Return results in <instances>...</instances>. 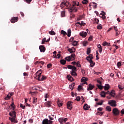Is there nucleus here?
<instances>
[{"instance_id": "obj_12", "label": "nucleus", "mask_w": 124, "mask_h": 124, "mask_svg": "<svg viewBox=\"0 0 124 124\" xmlns=\"http://www.w3.org/2000/svg\"><path fill=\"white\" fill-rule=\"evenodd\" d=\"M9 115L10 116V117H13V118H16V112L11 111L9 113Z\"/></svg>"}, {"instance_id": "obj_4", "label": "nucleus", "mask_w": 124, "mask_h": 124, "mask_svg": "<svg viewBox=\"0 0 124 124\" xmlns=\"http://www.w3.org/2000/svg\"><path fill=\"white\" fill-rule=\"evenodd\" d=\"M53 121L48 120V119H44L42 122V124H52Z\"/></svg>"}, {"instance_id": "obj_34", "label": "nucleus", "mask_w": 124, "mask_h": 124, "mask_svg": "<svg viewBox=\"0 0 124 124\" xmlns=\"http://www.w3.org/2000/svg\"><path fill=\"white\" fill-rule=\"evenodd\" d=\"M65 16V12L63 11L61 12V16L64 17Z\"/></svg>"}, {"instance_id": "obj_25", "label": "nucleus", "mask_w": 124, "mask_h": 124, "mask_svg": "<svg viewBox=\"0 0 124 124\" xmlns=\"http://www.w3.org/2000/svg\"><path fill=\"white\" fill-rule=\"evenodd\" d=\"M67 36H68V37H70V36H71V30L68 29L67 31Z\"/></svg>"}, {"instance_id": "obj_63", "label": "nucleus", "mask_w": 124, "mask_h": 124, "mask_svg": "<svg viewBox=\"0 0 124 124\" xmlns=\"http://www.w3.org/2000/svg\"><path fill=\"white\" fill-rule=\"evenodd\" d=\"M89 41H93V37H89L88 38Z\"/></svg>"}, {"instance_id": "obj_19", "label": "nucleus", "mask_w": 124, "mask_h": 124, "mask_svg": "<svg viewBox=\"0 0 124 124\" xmlns=\"http://www.w3.org/2000/svg\"><path fill=\"white\" fill-rule=\"evenodd\" d=\"M87 81H88V78H85V77H83L81 79V81L82 82V83H85L86 84H87Z\"/></svg>"}, {"instance_id": "obj_37", "label": "nucleus", "mask_w": 124, "mask_h": 124, "mask_svg": "<svg viewBox=\"0 0 124 124\" xmlns=\"http://www.w3.org/2000/svg\"><path fill=\"white\" fill-rule=\"evenodd\" d=\"M46 79H47V77L42 75V81H45Z\"/></svg>"}, {"instance_id": "obj_14", "label": "nucleus", "mask_w": 124, "mask_h": 124, "mask_svg": "<svg viewBox=\"0 0 124 124\" xmlns=\"http://www.w3.org/2000/svg\"><path fill=\"white\" fill-rule=\"evenodd\" d=\"M90 63V66L91 67H93L94 66V65L95 64V63L93 61V60H90V61H88Z\"/></svg>"}, {"instance_id": "obj_49", "label": "nucleus", "mask_w": 124, "mask_h": 124, "mask_svg": "<svg viewBox=\"0 0 124 124\" xmlns=\"http://www.w3.org/2000/svg\"><path fill=\"white\" fill-rule=\"evenodd\" d=\"M118 88H119V90H120V91H123V90H124V87H123L121 85H119Z\"/></svg>"}, {"instance_id": "obj_5", "label": "nucleus", "mask_w": 124, "mask_h": 124, "mask_svg": "<svg viewBox=\"0 0 124 124\" xmlns=\"http://www.w3.org/2000/svg\"><path fill=\"white\" fill-rule=\"evenodd\" d=\"M108 104L112 106V107H116L117 105L116 104V101L115 100H110L108 102Z\"/></svg>"}, {"instance_id": "obj_8", "label": "nucleus", "mask_w": 124, "mask_h": 124, "mask_svg": "<svg viewBox=\"0 0 124 124\" xmlns=\"http://www.w3.org/2000/svg\"><path fill=\"white\" fill-rule=\"evenodd\" d=\"M18 19H19L18 17H13L11 19V22L13 24H14V23L18 22Z\"/></svg>"}, {"instance_id": "obj_44", "label": "nucleus", "mask_w": 124, "mask_h": 124, "mask_svg": "<svg viewBox=\"0 0 124 124\" xmlns=\"http://www.w3.org/2000/svg\"><path fill=\"white\" fill-rule=\"evenodd\" d=\"M97 86L98 89H99V90H102V89H103V87H102V86H101V85L97 84Z\"/></svg>"}, {"instance_id": "obj_64", "label": "nucleus", "mask_w": 124, "mask_h": 124, "mask_svg": "<svg viewBox=\"0 0 124 124\" xmlns=\"http://www.w3.org/2000/svg\"><path fill=\"white\" fill-rule=\"evenodd\" d=\"M114 29L116 31H119V30H118V28H117V26H114Z\"/></svg>"}, {"instance_id": "obj_10", "label": "nucleus", "mask_w": 124, "mask_h": 124, "mask_svg": "<svg viewBox=\"0 0 124 124\" xmlns=\"http://www.w3.org/2000/svg\"><path fill=\"white\" fill-rule=\"evenodd\" d=\"M67 108L71 110L72 109V102L69 101L67 103Z\"/></svg>"}, {"instance_id": "obj_6", "label": "nucleus", "mask_w": 124, "mask_h": 124, "mask_svg": "<svg viewBox=\"0 0 124 124\" xmlns=\"http://www.w3.org/2000/svg\"><path fill=\"white\" fill-rule=\"evenodd\" d=\"M52 101H48L47 102H46V103H45V106L46 107H47V108H50V107H52Z\"/></svg>"}, {"instance_id": "obj_17", "label": "nucleus", "mask_w": 124, "mask_h": 124, "mask_svg": "<svg viewBox=\"0 0 124 124\" xmlns=\"http://www.w3.org/2000/svg\"><path fill=\"white\" fill-rule=\"evenodd\" d=\"M83 109L85 110V111H87V110H89V109H90V107L88 104H85L83 106Z\"/></svg>"}, {"instance_id": "obj_21", "label": "nucleus", "mask_w": 124, "mask_h": 124, "mask_svg": "<svg viewBox=\"0 0 124 124\" xmlns=\"http://www.w3.org/2000/svg\"><path fill=\"white\" fill-rule=\"evenodd\" d=\"M68 51L71 53L72 54V53H74L75 52V48L72 49V48H69L68 49Z\"/></svg>"}, {"instance_id": "obj_31", "label": "nucleus", "mask_w": 124, "mask_h": 124, "mask_svg": "<svg viewBox=\"0 0 124 124\" xmlns=\"http://www.w3.org/2000/svg\"><path fill=\"white\" fill-rule=\"evenodd\" d=\"M71 75L72 76H77V73H76V72H71Z\"/></svg>"}, {"instance_id": "obj_62", "label": "nucleus", "mask_w": 124, "mask_h": 124, "mask_svg": "<svg viewBox=\"0 0 124 124\" xmlns=\"http://www.w3.org/2000/svg\"><path fill=\"white\" fill-rule=\"evenodd\" d=\"M61 58V54H57L56 59H60Z\"/></svg>"}, {"instance_id": "obj_46", "label": "nucleus", "mask_w": 124, "mask_h": 124, "mask_svg": "<svg viewBox=\"0 0 124 124\" xmlns=\"http://www.w3.org/2000/svg\"><path fill=\"white\" fill-rule=\"evenodd\" d=\"M11 107L13 108V110H14L15 109V105L14 104V103H12L11 105Z\"/></svg>"}, {"instance_id": "obj_50", "label": "nucleus", "mask_w": 124, "mask_h": 124, "mask_svg": "<svg viewBox=\"0 0 124 124\" xmlns=\"http://www.w3.org/2000/svg\"><path fill=\"white\" fill-rule=\"evenodd\" d=\"M82 88H83L82 86L79 85L78 88V91H81V90H82Z\"/></svg>"}, {"instance_id": "obj_38", "label": "nucleus", "mask_w": 124, "mask_h": 124, "mask_svg": "<svg viewBox=\"0 0 124 124\" xmlns=\"http://www.w3.org/2000/svg\"><path fill=\"white\" fill-rule=\"evenodd\" d=\"M97 30H101L102 29V26L101 24H99L97 26Z\"/></svg>"}, {"instance_id": "obj_39", "label": "nucleus", "mask_w": 124, "mask_h": 124, "mask_svg": "<svg viewBox=\"0 0 124 124\" xmlns=\"http://www.w3.org/2000/svg\"><path fill=\"white\" fill-rule=\"evenodd\" d=\"M89 2V1L88 0H83L82 1L83 4H87Z\"/></svg>"}, {"instance_id": "obj_47", "label": "nucleus", "mask_w": 124, "mask_h": 124, "mask_svg": "<svg viewBox=\"0 0 124 124\" xmlns=\"http://www.w3.org/2000/svg\"><path fill=\"white\" fill-rule=\"evenodd\" d=\"M94 21L95 23H96V24L98 25V23H99V20L97 18H94Z\"/></svg>"}, {"instance_id": "obj_26", "label": "nucleus", "mask_w": 124, "mask_h": 124, "mask_svg": "<svg viewBox=\"0 0 124 124\" xmlns=\"http://www.w3.org/2000/svg\"><path fill=\"white\" fill-rule=\"evenodd\" d=\"M101 96H102V97H105V96H106L105 92L102 91L101 92Z\"/></svg>"}, {"instance_id": "obj_29", "label": "nucleus", "mask_w": 124, "mask_h": 124, "mask_svg": "<svg viewBox=\"0 0 124 124\" xmlns=\"http://www.w3.org/2000/svg\"><path fill=\"white\" fill-rule=\"evenodd\" d=\"M61 34H63V35H66V34H67V33H66V32L63 30L61 31Z\"/></svg>"}, {"instance_id": "obj_58", "label": "nucleus", "mask_w": 124, "mask_h": 124, "mask_svg": "<svg viewBox=\"0 0 124 124\" xmlns=\"http://www.w3.org/2000/svg\"><path fill=\"white\" fill-rule=\"evenodd\" d=\"M20 107L22 108V109H25L26 108V106L23 105L22 104H20Z\"/></svg>"}, {"instance_id": "obj_16", "label": "nucleus", "mask_w": 124, "mask_h": 124, "mask_svg": "<svg viewBox=\"0 0 124 124\" xmlns=\"http://www.w3.org/2000/svg\"><path fill=\"white\" fill-rule=\"evenodd\" d=\"M67 79L69 80V81H74V78L70 75H68L67 76Z\"/></svg>"}, {"instance_id": "obj_53", "label": "nucleus", "mask_w": 124, "mask_h": 124, "mask_svg": "<svg viewBox=\"0 0 124 124\" xmlns=\"http://www.w3.org/2000/svg\"><path fill=\"white\" fill-rule=\"evenodd\" d=\"M86 25V23H84L83 21H81V23H80V26L82 27V26H85Z\"/></svg>"}, {"instance_id": "obj_30", "label": "nucleus", "mask_w": 124, "mask_h": 124, "mask_svg": "<svg viewBox=\"0 0 124 124\" xmlns=\"http://www.w3.org/2000/svg\"><path fill=\"white\" fill-rule=\"evenodd\" d=\"M76 72L77 71V68L76 67L73 66V68H72V72Z\"/></svg>"}, {"instance_id": "obj_35", "label": "nucleus", "mask_w": 124, "mask_h": 124, "mask_svg": "<svg viewBox=\"0 0 124 124\" xmlns=\"http://www.w3.org/2000/svg\"><path fill=\"white\" fill-rule=\"evenodd\" d=\"M48 33L51 35H55V34H56V33H55V31H50L48 32Z\"/></svg>"}, {"instance_id": "obj_59", "label": "nucleus", "mask_w": 124, "mask_h": 124, "mask_svg": "<svg viewBox=\"0 0 124 124\" xmlns=\"http://www.w3.org/2000/svg\"><path fill=\"white\" fill-rule=\"evenodd\" d=\"M103 13H104V15H103L102 18V19H106V16H105V15H106V14L104 12H103Z\"/></svg>"}, {"instance_id": "obj_45", "label": "nucleus", "mask_w": 124, "mask_h": 124, "mask_svg": "<svg viewBox=\"0 0 124 124\" xmlns=\"http://www.w3.org/2000/svg\"><path fill=\"white\" fill-rule=\"evenodd\" d=\"M15 120V118L13 117H9V120L12 122V123H13L14 121Z\"/></svg>"}, {"instance_id": "obj_11", "label": "nucleus", "mask_w": 124, "mask_h": 124, "mask_svg": "<svg viewBox=\"0 0 124 124\" xmlns=\"http://www.w3.org/2000/svg\"><path fill=\"white\" fill-rule=\"evenodd\" d=\"M94 88V85H92V84H89L87 87V91H93Z\"/></svg>"}, {"instance_id": "obj_27", "label": "nucleus", "mask_w": 124, "mask_h": 124, "mask_svg": "<svg viewBox=\"0 0 124 124\" xmlns=\"http://www.w3.org/2000/svg\"><path fill=\"white\" fill-rule=\"evenodd\" d=\"M75 85V83H73L72 85H69V88L71 90V91L73 90V88Z\"/></svg>"}, {"instance_id": "obj_32", "label": "nucleus", "mask_w": 124, "mask_h": 124, "mask_svg": "<svg viewBox=\"0 0 124 124\" xmlns=\"http://www.w3.org/2000/svg\"><path fill=\"white\" fill-rule=\"evenodd\" d=\"M11 97L10 96V95L8 94V95H7V96L5 97L4 99L5 100H8V99H10Z\"/></svg>"}, {"instance_id": "obj_2", "label": "nucleus", "mask_w": 124, "mask_h": 124, "mask_svg": "<svg viewBox=\"0 0 124 124\" xmlns=\"http://www.w3.org/2000/svg\"><path fill=\"white\" fill-rule=\"evenodd\" d=\"M65 60H66L67 62H70V61L75 60V54H72L71 55V56L66 57Z\"/></svg>"}, {"instance_id": "obj_61", "label": "nucleus", "mask_w": 124, "mask_h": 124, "mask_svg": "<svg viewBox=\"0 0 124 124\" xmlns=\"http://www.w3.org/2000/svg\"><path fill=\"white\" fill-rule=\"evenodd\" d=\"M23 75H24V76H25L26 77H28V76H29V75L26 72H24L23 73Z\"/></svg>"}, {"instance_id": "obj_22", "label": "nucleus", "mask_w": 124, "mask_h": 124, "mask_svg": "<svg viewBox=\"0 0 124 124\" xmlns=\"http://www.w3.org/2000/svg\"><path fill=\"white\" fill-rule=\"evenodd\" d=\"M109 89H110V86H109V84H106L104 87L105 91H108Z\"/></svg>"}, {"instance_id": "obj_23", "label": "nucleus", "mask_w": 124, "mask_h": 124, "mask_svg": "<svg viewBox=\"0 0 124 124\" xmlns=\"http://www.w3.org/2000/svg\"><path fill=\"white\" fill-rule=\"evenodd\" d=\"M60 63H61V64L64 65V64H65L66 63V61H65L64 60H61L60 61Z\"/></svg>"}, {"instance_id": "obj_18", "label": "nucleus", "mask_w": 124, "mask_h": 124, "mask_svg": "<svg viewBox=\"0 0 124 124\" xmlns=\"http://www.w3.org/2000/svg\"><path fill=\"white\" fill-rule=\"evenodd\" d=\"M57 104L59 107H62V101L59 99L57 100Z\"/></svg>"}, {"instance_id": "obj_57", "label": "nucleus", "mask_w": 124, "mask_h": 124, "mask_svg": "<svg viewBox=\"0 0 124 124\" xmlns=\"http://www.w3.org/2000/svg\"><path fill=\"white\" fill-rule=\"evenodd\" d=\"M97 115H99V116H101V115H103V112H100L99 111H98L97 112Z\"/></svg>"}, {"instance_id": "obj_60", "label": "nucleus", "mask_w": 124, "mask_h": 124, "mask_svg": "<svg viewBox=\"0 0 124 124\" xmlns=\"http://www.w3.org/2000/svg\"><path fill=\"white\" fill-rule=\"evenodd\" d=\"M108 45V43H107V42H105L103 44V46H107Z\"/></svg>"}, {"instance_id": "obj_13", "label": "nucleus", "mask_w": 124, "mask_h": 124, "mask_svg": "<svg viewBox=\"0 0 124 124\" xmlns=\"http://www.w3.org/2000/svg\"><path fill=\"white\" fill-rule=\"evenodd\" d=\"M79 35L82 37H86L87 36V32L85 31H82L79 33Z\"/></svg>"}, {"instance_id": "obj_48", "label": "nucleus", "mask_w": 124, "mask_h": 124, "mask_svg": "<svg viewBox=\"0 0 124 124\" xmlns=\"http://www.w3.org/2000/svg\"><path fill=\"white\" fill-rule=\"evenodd\" d=\"M73 67V66H72V65H68L67 66V68H68V69H72Z\"/></svg>"}, {"instance_id": "obj_9", "label": "nucleus", "mask_w": 124, "mask_h": 124, "mask_svg": "<svg viewBox=\"0 0 124 124\" xmlns=\"http://www.w3.org/2000/svg\"><path fill=\"white\" fill-rule=\"evenodd\" d=\"M39 48L41 53H44L46 50V48L44 46H40Z\"/></svg>"}, {"instance_id": "obj_7", "label": "nucleus", "mask_w": 124, "mask_h": 124, "mask_svg": "<svg viewBox=\"0 0 124 124\" xmlns=\"http://www.w3.org/2000/svg\"><path fill=\"white\" fill-rule=\"evenodd\" d=\"M106 94H109V95H111V96H115V91L112 90L111 92H109V91H108L107 92H105Z\"/></svg>"}, {"instance_id": "obj_33", "label": "nucleus", "mask_w": 124, "mask_h": 124, "mask_svg": "<svg viewBox=\"0 0 124 124\" xmlns=\"http://www.w3.org/2000/svg\"><path fill=\"white\" fill-rule=\"evenodd\" d=\"M37 101V98L36 97H33V104H35V102Z\"/></svg>"}, {"instance_id": "obj_54", "label": "nucleus", "mask_w": 124, "mask_h": 124, "mask_svg": "<svg viewBox=\"0 0 124 124\" xmlns=\"http://www.w3.org/2000/svg\"><path fill=\"white\" fill-rule=\"evenodd\" d=\"M117 65L118 67H120V66H122V63L121 62H118Z\"/></svg>"}, {"instance_id": "obj_28", "label": "nucleus", "mask_w": 124, "mask_h": 124, "mask_svg": "<svg viewBox=\"0 0 124 124\" xmlns=\"http://www.w3.org/2000/svg\"><path fill=\"white\" fill-rule=\"evenodd\" d=\"M48 118H49V120H51V121H53V120H54V119H55V115H52V116L49 115Z\"/></svg>"}, {"instance_id": "obj_55", "label": "nucleus", "mask_w": 124, "mask_h": 124, "mask_svg": "<svg viewBox=\"0 0 124 124\" xmlns=\"http://www.w3.org/2000/svg\"><path fill=\"white\" fill-rule=\"evenodd\" d=\"M120 113L121 114V116H123V115H124V108L121 110Z\"/></svg>"}, {"instance_id": "obj_15", "label": "nucleus", "mask_w": 124, "mask_h": 124, "mask_svg": "<svg viewBox=\"0 0 124 124\" xmlns=\"http://www.w3.org/2000/svg\"><path fill=\"white\" fill-rule=\"evenodd\" d=\"M36 76L38 81H42V75H41V73H39V75H36Z\"/></svg>"}, {"instance_id": "obj_42", "label": "nucleus", "mask_w": 124, "mask_h": 124, "mask_svg": "<svg viewBox=\"0 0 124 124\" xmlns=\"http://www.w3.org/2000/svg\"><path fill=\"white\" fill-rule=\"evenodd\" d=\"M39 73H41V75L42 74V72L41 71V70H39L38 72H37L35 74V75H39Z\"/></svg>"}, {"instance_id": "obj_20", "label": "nucleus", "mask_w": 124, "mask_h": 124, "mask_svg": "<svg viewBox=\"0 0 124 124\" xmlns=\"http://www.w3.org/2000/svg\"><path fill=\"white\" fill-rule=\"evenodd\" d=\"M93 57L92 54H90L89 56L86 57V60L88 61H90V60H93Z\"/></svg>"}, {"instance_id": "obj_36", "label": "nucleus", "mask_w": 124, "mask_h": 124, "mask_svg": "<svg viewBox=\"0 0 124 124\" xmlns=\"http://www.w3.org/2000/svg\"><path fill=\"white\" fill-rule=\"evenodd\" d=\"M91 48H88L87 50V54L88 55H90V54L91 53Z\"/></svg>"}, {"instance_id": "obj_56", "label": "nucleus", "mask_w": 124, "mask_h": 124, "mask_svg": "<svg viewBox=\"0 0 124 124\" xmlns=\"http://www.w3.org/2000/svg\"><path fill=\"white\" fill-rule=\"evenodd\" d=\"M81 98H80V96H77L76 98V100L77 101H79V100H80Z\"/></svg>"}, {"instance_id": "obj_51", "label": "nucleus", "mask_w": 124, "mask_h": 124, "mask_svg": "<svg viewBox=\"0 0 124 124\" xmlns=\"http://www.w3.org/2000/svg\"><path fill=\"white\" fill-rule=\"evenodd\" d=\"M31 0H24V1H25L27 3H31Z\"/></svg>"}, {"instance_id": "obj_40", "label": "nucleus", "mask_w": 124, "mask_h": 124, "mask_svg": "<svg viewBox=\"0 0 124 124\" xmlns=\"http://www.w3.org/2000/svg\"><path fill=\"white\" fill-rule=\"evenodd\" d=\"M46 42V38H44L42 41V44H45Z\"/></svg>"}, {"instance_id": "obj_1", "label": "nucleus", "mask_w": 124, "mask_h": 124, "mask_svg": "<svg viewBox=\"0 0 124 124\" xmlns=\"http://www.w3.org/2000/svg\"><path fill=\"white\" fill-rule=\"evenodd\" d=\"M66 6L67 8L70 9L71 12L74 11L75 12H77L78 10V7L79 6V2L74 1L72 3V5L69 4L68 2H66L65 1L62 2L60 4V7L61 8H63V7Z\"/></svg>"}, {"instance_id": "obj_24", "label": "nucleus", "mask_w": 124, "mask_h": 124, "mask_svg": "<svg viewBox=\"0 0 124 124\" xmlns=\"http://www.w3.org/2000/svg\"><path fill=\"white\" fill-rule=\"evenodd\" d=\"M106 109L108 112H111V111L112 110V109H111V107H110V106L106 107Z\"/></svg>"}, {"instance_id": "obj_41", "label": "nucleus", "mask_w": 124, "mask_h": 124, "mask_svg": "<svg viewBox=\"0 0 124 124\" xmlns=\"http://www.w3.org/2000/svg\"><path fill=\"white\" fill-rule=\"evenodd\" d=\"M77 67H81V64L79 61L77 62Z\"/></svg>"}, {"instance_id": "obj_3", "label": "nucleus", "mask_w": 124, "mask_h": 124, "mask_svg": "<svg viewBox=\"0 0 124 124\" xmlns=\"http://www.w3.org/2000/svg\"><path fill=\"white\" fill-rule=\"evenodd\" d=\"M112 113L114 116H119L120 115V110L117 108H114L112 110Z\"/></svg>"}, {"instance_id": "obj_43", "label": "nucleus", "mask_w": 124, "mask_h": 124, "mask_svg": "<svg viewBox=\"0 0 124 124\" xmlns=\"http://www.w3.org/2000/svg\"><path fill=\"white\" fill-rule=\"evenodd\" d=\"M78 42H77V41H73V46H76L77 45V44H78Z\"/></svg>"}, {"instance_id": "obj_52", "label": "nucleus", "mask_w": 124, "mask_h": 124, "mask_svg": "<svg viewBox=\"0 0 124 124\" xmlns=\"http://www.w3.org/2000/svg\"><path fill=\"white\" fill-rule=\"evenodd\" d=\"M47 68H51V67H52V64L51 63L47 64Z\"/></svg>"}]
</instances>
